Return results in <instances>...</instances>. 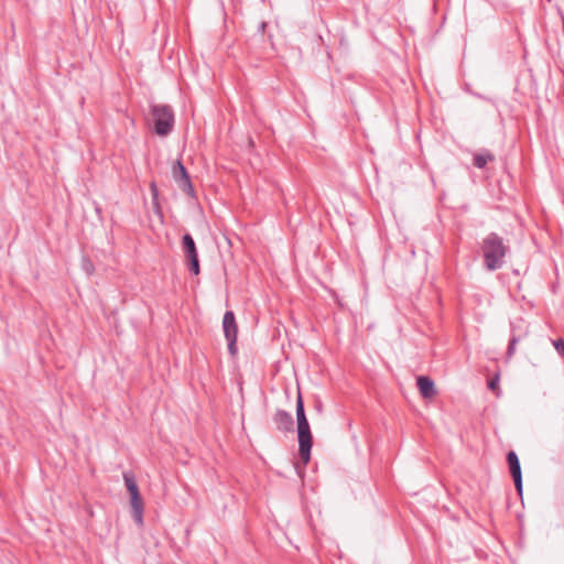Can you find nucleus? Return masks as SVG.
I'll list each match as a JSON object with an SVG mask.
<instances>
[{"label":"nucleus","mask_w":564,"mask_h":564,"mask_svg":"<svg viewBox=\"0 0 564 564\" xmlns=\"http://www.w3.org/2000/svg\"><path fill=\"white\" fill-rule=\"evenodd\" d=\"M182 247L187 260L189 271L197 275L200 272L198 252L196 249L195 241L189 234H185L182 237Z\"/></svg>","instance_id":"nucleus-4"},{"label":"nucleus","mask_w":564,"mask_h":564,"mask_svg":"<svg viewBox=\"0 0 564 564\" xmlns=\"http://www.w3.org/2000/svg\"><path fill=\"white\" fill-rule=\"evenodd\" d=\"M499 378L495 377L491 380L488 381V388L492 391H495L498 387Z\"/></svg>","instance_id":"nucleus-19"},{"label":"nucleus","mask_w":564,"mask_h":564,"mask_svg":"<svg viewBox=\"0 0 564 564\" xmlns=\"http://www.w3.org/2000/svg\"><path fill=\"white\" fill-rule=\"evenodd\" d=\"M480 250L486 270L492 272L503 267L509 246L498 234L490 232L482 239Z\"/></svg>","instance_id":"nucleus-1"},{"label":"nucleus","mask_w":564,"mask_h":564,"mask_svg":"<svg viewBox=\"0 0 564 564\" xmlns=\"http://www.w3.org/2000/svg\"><path fill=\"white\" fill-rule=\"evenodd\" d=\"M173 178L178 187L188 195H194V188L189 175L181 161H176L173 166Z\"/></svg>","instance_id":"nucleus-5"},{"label":"nucleus","mask_w":564,"mask_h":564,"mask_svg":"<svg viewBox=\"0 0 564 564\" xmlns=\"http://www.w3.org/2000/svg\"><path fill=\"white\" fill-rule=\"evenodd\" d=\"M151 116L154 122V131L160 137L167 135L174 126V113L167 105L151 106Z\"/></svg>","instance_id":"nucleus-3"},{"label":"nucleus","mask_w":564,"mask_h":564,"mask_svg":"<svg viewBox=\"0 0 564 564\" xmlns=\"http://www.w3.org/2000/svg\"><path fill=\"white\" fill-rule=\"evenodd\" d=\"M297 442L300 462L295 464V469L299 476H302L311 459V449L313 446L311 425H297Z\"/></svg>","instance_id":"nucleus-2"},{"label":"nucleus","mask_w":564,"mask_h":564,"mask_svg":"<svg viewBox=\"0 0 564 564\" xmlns=\"http://www.w3.org/2000/svg\"><path fill=\"white\" fill-rule=\"evenodd\" d=\"M83 269L85 270V272H86L87 274H91V273L94 272V265H93V263H91L89 260H87V259H84V260H83Z\"/></svg>","instance_id":"nucleus-17"},{"label":"nucleus","mask_w":564,"mask_h":564,"mask_svg":"<svg viewBox=\"0 0 564 564\" xmlns=\"http://www.w3.org/2000/svg\"><path fill=\"white\" fill-rule=\"evenodd\" d=\"M274 423H293L292 414L283 410H278L274 415Z\"/></svg>","instance_id":"nucleus-14"},{"label":"nucleus","mask_w":564,"mask_h":564,"mask_svg":"<svg viewBox=\"0 0 564 564\" xmlns=\"http://www.w3.org/2000/svg\"><path fill=\"white\" fill-rule=\"evenodd\" d=\"M553 345H554V348L556 349V351L564 357V340L562 339H556L553 341Z\"/></svg>","instance_id":"nucleus-16"},{"label":"nucleus","mask_w":564,"mask_h":564,"mask_svg":"<svg viewBox=\"0 0 564 564\" xmlns=\"http://www.w3.org/2000/svg\"><path fill=\"white\" fill-rule=\"evenodd\" d=\"M223 329L225 338L237 339L238 327L236 324L235 314L231 311H227L223 318Z\"/></svg>","instance_id":"nucleus-8"},{"label":"nucleus","mask_w":564,"mask_h":564,"mask_svg":"<svg viewBox=\"0 0 564 564\" xmlns=\"http://www.w3.org/2000/svg\"><path fill=\"white\" fill-rule=\"evenodd\" d=\"M507 462L516 489L519 495H522V473L518 455L513 451H510L507 454Z\"/></svg>","instance_id":"nucleus-6"},{"label":"nucleus","mask_w":564,"mask_h":564,"mask_svg":"<svg viewBox=\"0 0 564 564\" xmlns=\"http://www.w3.org/2000/svg\"><path fill=\"white\" fill-rule=\"evenodd\" d=\"M511 326H512V335L510 337L509 345H508V350H507L508 358H510L514 354L516 345L521 339V336L520 335H516V333H514L516 325L512 323Z\"/></svg>","instance_id":"nucleus-12"},{"label":"nucleus","mask_w":564,"mask_h":564,"mask_svg":"<svg viewBox=\"0 0 564 564\" xmlns=\"http://www.w3.org/2000/svg\"><path fill=\"white\" fill-rule=\"evenodd\" d=\"M419 390L424 398H431L435 394V386L432 379L426 376H420L416 380Z\"/></svg>","instance_id":"nucleus-9"},{"label":"nucleus","mask_w":564,"mask_h":564,"mask_svg":"<svg viewBox=\"0 0 564 564\" xmlns=\"http://www.w3.org/2000/svg\"><path fill=\"white\" fill-rule=\"evenodd\" d=\"M296 423H308L306 420L304 405L301 395L297 398L296 402Z\"/></svg>","instance_id":"nucleus-13"},{"label":"nucleus","mask_w":564,"mask_h":564,"mask_svg":"<svg viewBox=\"0 0 564 564\" xmlns=\"http://www.w3.org/2000/svg\"><path fill=\"white\" fill-rule=\"evenodd\" d=\"M151 194H152V202L155 207H159L158 204V196H159V189L156 187L155 183H151L150 185Z\"/></svg>","instance_id":"nucleus-15"},{"label":"nucleus","mask_w":564,"mask_h":564,"mask_svg":"<svg viewBox=\"0 0 564 564\" xmlns=\"http://www.w3.org/2000/svg\"><path fill=\"white\" fill-rule=\"evenodd\" d=\"M227 341H228V350L231 355H235L237 352V346H236V343H237V339H232V338H226Z\"/></svg>","instance_id":"nucleus-18"},{"label":"nucleus","mask_w":564,"mask_h":564,"mask_svg":"<svg viewBox=\"0 0 564 564\" xmlns=\"http://www.w3.org/2000/svg\"><path fill=\"white\" fill-rule=\"evenodd\" d=\"M494 160L495 156L490 152L485 151L484 153H477L474 155V165L478 169H484L488 162Z\"/></svg>","instance_id":"nucleus-10"},{"label":"nucleus","mask_w":564,"mask_h":564,"mask_svg":"<svg viewBox=\"0 0 564 564\" xmlns=\"http://www.w3.org/2000/svg\"><path fill=\"white\" fill-rule=\"evenodd\" d=\"M123 480H124V485L127 487V490L128 492L131 495V494H137V492H140L139 491V487L135 482V478L133 476V474L131 473H123Z\"/></svg>","instance_id":"nucleus-11"},{"label":"nucleus","mask_w":564,"mask_h":564,"mask_svg":"<svg viewBox=\"0 0 564 564\" xmlns=\"http://www.w3.org/2000/svg\"><path fill=\"white\" fill-rule=\"evenodd\" d=\"M130 505H131V516L134 522L138 525L143 524V500L140 496V492L130 495Z\"/></svg>","instance_id":"nucleus-7"}]
</instances>
